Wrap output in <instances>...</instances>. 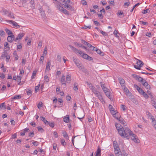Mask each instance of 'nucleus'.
<instances>
[{
    "label": "nucleus",
    "mask_w": 156,
    "mask_h": 156,
    "mask_svg": "<svg viewBox=\"0 0 156 156\" xmlns=\"http://www.w3.org/2000/svg\"><path fill=\"white\" fill-rule=\"evenodd\" d=\"M111 114L113 115H116V113L114 110H110Z\"/></svg>",
    "instance_id": "obj_60"
},
{
    "label": "nucleus",
    "mask_w": 156,
    "mask_h": 156,
    "mask_svg": "<svg viewBox=\"0 0 156 156\" xmlns=\"http://www.w3.org/2000/svg\"><path fill=\"white\" fill-rule=\"evenodd\" d=\"M44 79L45 81L46 82H48L49 81V78L46 75V76H44Z\"/></svg>",
    "instance_id": "obj_39"
},
{
    "label": "nucleus",
    "mask_w": 156,
    "mask_h": 156,
    "mask_svg": "<svg viewBox=\"0 0 156 156\" xmlns=\"http://www.w3.org/2000/svg\"><path fill=\"white\" fill-rule=\"evenodd\" d=\"M134 86L135 87L136 89L139 92V93H140L141 94H142L144 92L141 88H140L137 85H135Z\"/></svg>",
    "instance_id": "obj_15"
},
{
    "label": "nucleus",
    "mask_w": 156,
    "mask_h": 156,
    "mask_svg": "<svg viewBox=\"0 0 156 156\" xmlns=\"http://www.w3.org/2000/svg\"><path fill=\"white\" fill-rule=\"evenodd\" d=\"M118 33V30H115L113 32V34L116 37H119L118 35L117 34Z\"/></svg>",
    "instance_id": "obj_44"
},
{
    "label": "nucleus",
    "mask_w": 156,
    "mask_h": 156,
    "mask_svg": "<svg viewBox=\"0 0 156 156\" xmlns=\"http://www.w3.org/2000/svg\"><path fill=\"white\" fill-rule=\"evenodd\" d=\"M66 99L68 101H69L71 100V98L70 96H68L67 97H66Z\"/></svg>",
    "instance_id": "obj_61"
},
{
    "label": "nucleus",
    "mask_w": 156,
    "mask_h": 156,
    "mask_svg": "<svg viewBox=\"0 0 156 156\" xmlns=\"http://www.w3.org/2000/svg\"><path fill=\"white\" fill-rule=\"evenodd\" d=\"M140 23L141 24L146 25H147L148 24V23L147 22H144V21H140Z\"/></svg>",
    "instance_id": "obj_50"
},
{
    "label": "nucleus",
    "mask_w": 156,
    "mask_h": 156,
    "mask_svg": "<svg viewBox=\"0 0 156 156\" xmlns=\"http://www.w3.org/2000/svg\"><path fill=\"white\" fill-rule=\"evenodd\" d=\"M71 80V77L70 76L67 75L66 76V81L67 82L69 83Z\"/></svg>",
    "instance_id": "obj_34"
},
{
    "label": "nucleus",
    "mask_w": 156,
    "mask_h": 156,
    "mask_svg": "<svg viewBox=\"0 0 156 156\" xmlns=\"http://www.w3.org/2000/svg\"><path fill=\"white\" fill-rule=\"evenodd\" d=\"M62 134L63 136L64 137L66 138L67 137H68L67 134L66 132L65 131H64L63 132H62Z\"/></svg>",
    "instance_id": "obj_49"
},
{
    "label": "nucleus",
    "mask_w": 156,
    "mask_h": 156,
    "mask_svg": "<svg viewBox=\"0 0 156 156\" xmlns=\"http://www.w3.org/2000/svg\"><path fill=\"white\" fill-rule=\"evenodd\" d=\"M105 95H106V96L109 99H111V92L109 91L108 90L105 92Z\"/></svg>",
    "instance_id": "obj_25"
},
{
    "label": "nucleus",
    "mask_w": 156,
    "mask_h": 156,
    "mask_svg": "<svg viewBox=\"0 0 156 156\" xmlns=\"http://www.w3.org/2000/svg\"><path fill=\"white\" fill-rule=\"evenodd\" d=\"M142 95L146 99H147L149 98L148 95L147 94L144 92L142 94Z\"/></svg>",
    "instance_id": "obj_36"
},
{
    "label": "nucleus",
    "mask_w": 156,
    "mask_h": 156,
    "mask_svg": "<svg viewBox=\"0 0 156 156\" xmlns=\"http://www.w3.org/2000/svg\"><path fill=\"white\" fill-rule=\"evenodd\" d=\"M13 55L15 59L17 60L18 59L19 57L18 55H17L16 51H15L14 52Z\"/></svg>",
    "instance_id": "obj_30"
},
{
    "label": "nucleus",
    "mask_w": 156,
    "mask_h": 156,
    "mask_svg": "<svg viewBox=\"0 0 156 156\" xmlns=\"http://www.w3.org/2000/svg\"><path fill=\"white\" fill-rule=\"evenodd\" d=\"M117 14L119 16H120L121 17H123L124 16L123 12L121 11H120L119 12L118 11Z\"/></svg>",
    "instance_id": "obj_32"
},
{
    "label": "nucleus",
    "mask_w": 156,
    "mask_h": 156,
    "mask_svg": "<svg viewBox=\"0 0 156 156\" xmlns=\"http://www.w3.org/2000/svg\"><path fill=\"white\" fill-rule=\"evenodd\" d=\"M0 108H5V105L4 103H2L0 105Z\"/></svg>",
    "instance_id": "obj_45"
},
{
    "label": "nucleus",
    "mask_w": 156,
    "mask_h": 156,
    "mask_svg": "<svg viewBox=\"0 0 156 156\" xmlns=\"http://www.w3.org/2000/svg\"><path fill=\"white\" fill-rule=\"evenodd\" d=\"M61 144L63 146L66 145V144L64 139H62L61 140Z\"/></svg>",
    "instance_id": "obj_46"
},
{
    "label": "nucleus",
    "mask_w": 156,
    "mask_h": 156,
    "mask_svg": "<svg viewBox=\"0 0 156 156\" xmlns=\"http://www.w3.org/2000/svg\"><path fill=\"white\" fill-rule=\"evenodd\" d=\"M113 146L114 150L115 149H120L119 147L118 144L115 141H114L113 142Z\"/></svg>",
    "instance_id": "obj_13"
},
{
    "label": "nucleus",
    "mask_w": 156,
    "mask_h": 156,
    "mask_svg": "<svg viewBox=\"0 0 156 156\" xmlns=\"http://www.w3.org/2000/svg\"><path fill=\"white\" fill-rule=\"evenodd\" d=\"M61 83L62 85H64L65 86H66V83L65 77L64 74L62 75V78L61 80Z\"/></svg>",
    "instance_id": "obj_14"
},
{
    "label": "nucleus",
    "mask_w": 156,
    "mask_h": 156,
    "mask_svg": "<svg viewBox=\"0 0 156 156\" xmlns=\"http://www.w3.org/2000/svg\"><path fill=\"white\" fill-rule=\"evenodd\" d=\"M15 39V36L13 34L9 35L7 37L8 41L10 43H12Z\"/></svg>",
    "instance_id": "obj_9"
},
{
    "label": "nucleus",
    "mask_w": 156,
    "mask_h": 156,
    "mask_svg": "<svg viewBox=\"0 0 156 156\" xmlns=\"http://www.w3.org/2000/svg\"><path fill=\"white\" fill-rule=\"evenodd\" d=\"M117 119L119 120V122L122 124L124 126H126L127 125L126 121L122 118H117Z\"/></svg>",
    "instance_id": "obj_16"
},
{
    "label": "nucleus",
    "mask_w": 156,
    "mask_h": 156,
    "mask_svg": "<svg viewBox=\"0 0 156 156\" xmlns=\"http://www.w3.org/2000/svg\"><path fill=\"white\" fill-rule=\"evenodd\" d=\"M101 149L100 148L98 147L96 151V154L95 156H101Z\"/></svg>",
    "instance_id": "obj_18"
},
{
    "label": "nucleus",
    "mask_w": 156,
    "mask_h": 156,
    "mask_svg": "<svg viewBox=\"0 0 156 156\" xmlns=\"http://www.w3.org/2000/svg\"><path fill=\"white\" fill-rule=\"evenodd\" d=\"M143 85L148 89H150L151 88L150 85L148 84V83L147 81L144 83Z\"/></svg>",
    "instance_id": "obj_24"
},
{
    "label": "nucleus",
    "mask_w": 156,
    "mask_h": 156,
    "mask_svg": "<svg viewBox=\"0 0 156 156\" xmlns=\"http://www.w3.org/2000/svg\"><path fill=\"white\" fill-rule=\"evenodd\" d=\"M114 153L116 156H122L121 154L120 149L114 150Z\"/></svg>",
    "instance_id": "obj_11"
},
{
    "label": "nucleus",
    "mask_w": 156,
    "mask_h": 156,
    "mask_svg": "<svg viewBox=\"0 0 156 156\" xmlns=\"http://www.w3.org/2000/svg\"><path fill=\"white\" fill-rule=\"evenodd\" d=\"M143 65V62L142 61L139 60H137L136 63V65L134 66V68L137 69H140V68L142 67Z\"/></svg>",
    "instance_id": "obj_6"
},
{
    "label": "nucleus",
    "mask_w": 156,
    "mask_h": 156,
    "mask_svg": "<svg viewBox=\"0 0 156 156\" xmlns=\"http://www.w3.org/2000/svg\"><path fill=\"white\" fill-rule=\"evenodd\" d=\"M96 51L97 53L100 55H103V53L101 52V50L99 49H97V50H96Z\"/></svg>",
    "instance_id": "obj_43"
},
{
    "label": "nucleus",
    "mask_w": 156,
    "mask_h": 156,
    "mask_svg": "<svg viewBox=\"0 0 156 156\" xmlns=\"http://www.w3.org/2000/svg\"><path fill=\"white\" fill-rule=\"evenodd\" d=\"M121 109L123 111H125L126 110V106L124 105H122L121 106Z\"/></svg>",
    "instance_id": "obj_56"
},
{
    "label": "nucleus",
    "mask_w": 156,
    "mask_h": 156,
    "mask_svg": "<svg viewBox=\"0 0 156 156\" xmlns=\"http://www.w3.org/2000/svg\"><path fill=\"white\" fill-rule=\"evenodd\" d=\"M73 89L75 90H78L77 85L76 84H74Z\"/></svg>",
    "instance_id": "obj_52"
},
{
    "label": "nucleus",
    "mask_w": 156,
    "mask_h": 156,
    "mask_svg": "<svg viewBox=\"0 0 156 156\" xmlns=\"http://www.w3.org/2000/svg\"><path fill=\"white\" fill-rule=\"evenodd\" d=\"M115 127L118 131L119 134L122 137L124 136H127V135L126 134H124L126 132H128L129 131H129V129L128 128L126 127L124 129L121 125L119 124H116Z\"/></svg>",
    "instance_id": "obj_2"
},
{
    "label": "nucleus",
    "mask_w": 156,
    "mask_h": 156,
    "mask_svg": "<svg viewBox=\"0 0 156 156\" xmlns=\"http://www.w3.org/2000/svg\"><path fill=\"white\" fill-rule=\"evenodd\" d=\"M153 106L156 109V101H153Z\"/></svg>",
    "instance_id": "obj_64"
},
{
    "label": "nucleus",
    "mask_w": 156,
    "mask_h": 156,
    "mask_svg": "<svg viewBox=\"0 0 156 156\" xmlns=\"http://www.w3.org/2000/svg\"><path fill=\"white\" fill-rule=\"evenodd\" d=\"M150 12V11L148 9H147L145 10H143L142 11V13L143 14H146L148 12Z\"/></svg>",
    "instance_id": "obj_47"
},
{
    "label": "nucleus",
    "mask_w": 156,
    "mask_h": 156,
    "mask_svg": "<svg viewBox=\"0 0 156 156\" xmlns=\"http://www.w3.org/2000/svg\"><path fill=\"white\" fill-rule=\"evenodd\" d=\"M10 56L9 55H6V61L7 62H8L9 59L10 58Z\"/></svg>",
    "instance_id": "obj_48"
},
{
    "label": "nucleus",
    "mask_w": 156,
    "mask_h": 156,
    "mask_svg": "<svg viewBox=\"0 0 156 156\" xmlns=\"http://www.w3.org/2000/svg\"><path fill=\"white\" fill-rule=\"evenodd\" d=\"M129 131L128 132H126L124 134H126L127 135V136H122V137L126 138L127 139H129V136L131 137V139L135 142L139 143V140L136 138V136L135 134L133 133V132L129 129Z\"/></svg>",
    "instance_id": "obj_3"
},
{
    "label": "nucleus",
    "mask_w": 156,
    "mask_h": 156,
    "mask_svg": "<svg viewBox=\"0 0 156 156\" xmlns=\"http://www.w3.org/2000/svg\"><path fill=\"white\" fill-rule=\"evenodd\" d=\"M44 58V56H41L40 58V60L39 61L40 63H42Z\"/></svg>",
    "instance_id": "obj_37"
},
{
    "label": "nucleus",
    "mask_w": 156,
    "mask_h": 156,
    "mask_svg": "<svg viewBox=\"0 0 156 156\" xmlns=\"http://www.w3.org/2000/svg\"><path fill=\"white\" fill-rule=\"evenodd\" d=\"M24 35L25 34L23 33L19 34L18 35L17 37L14 40V41L15 42H16L17 40L21 39Z\"/></svg>",
    "instance_id": "obj_10"
},
{
    "label": "nucleus",
    "mask_w": 156,
    "mask_h": 156,
    "mask_svg": "<svg viewBox=\"0 0 156 156\" xmlns=\"http://www.w3.org/2000/svg\"><path fill=\"white\" fill-rule=\"evenodd\" d=\"M53 135L55 137H58V134L57 132L56 131H54L53 133Z\"/></svg>",
    "instance_id": "obj_62"
},
{
    "label": "nucleus",
    "mask_w": 156,
    "mask_h": 156,
    "mask_svg": "<svg viewBox=\"0 0 156 156\" xmlns=\"http://www.w3.org/2000/svg\"><path fill=\"white\" fill-rule=\"evenodd\" d=\"M73 59L74 62H75L78 67L80 70H82L83 67L81 66L79 61L74 57H73Z\"/></svg>",
    "instance_id": "obj_7"
},
{
    "label": "nucleus",
    "mask_w": 156,
    "mask_h": 156,
    "mask_svg": "<svg viewBox=\"0 0 156 156\" xmlns=\"http://www.w3.org/2000/svg\"><path fill=\"white\" fill-rule=\"evenodd\" d=\"M69 47L75 53L77 54L80 55L81 57L84 59H87L89 61L92 60V58L91 57L89 56L87 54L84 53L83 51L78 50L76 48L71 45H69Z\"/></svg>",
    "instance_id": "obj_1"
},
{
    "label": "nucleus",
    "mask_w": 156,
    "mask_h": 156,
    "mask_svg": "<svg viewBox=\"0 0 156 156\" xmlns=\"http://www.w3.org/2000/svg\"><path fill=\"white\" fill-rule=\"evenodd\" d=\"M26 62V60L25 58H23L22 59V62H21L22 65L23 66L25 64Z\"/></svg>",
    "instance_id": "obj_51"
},
{
    "label": "nucleus",
    "mask_w": 156,
    "mask_h": 156,
    "mask_svg": "<svg viewBox=\"0 0 156 156\" xmlns=\"http://www.w3.org/2000/svg\"><path fill=\"white\" fill-rule=\"evenodd\" d=\"M48 125H49L51 127L53 128L54 126L55 123L54 122H49Z\"/></svg>",
    "instance_id": "obj_41"
},
{
    "label": "nucleus",
    "mask_w": 156,
    "mask_h": 156,
    "mask_svg": "<svg viewBox=\"0 0 156 156\" xmlns=\"http://www.w3.org/2000/svg\"><path fill=\"white\" fill-rule=\"evenodd\" d=\"M98 98L103 104H104L105 103V102L101 94L99 96Z\"/></svg>",
    "instance_id": "obj_29"
},
{
    "label": "nucleus",
    "mask_w": 156,
    "mask_h": 156,
    "mask_svg": "<svg viewBox=\"0 0 156 156\" xmlns=\"http://www.w3.org/2000/svg\"><path fill=\"white\" fill-rule=\"evenodd\" d=\"M59 11L63 12L65 14H69V13L68 11L66 9H64L63 7L62 8V9Z\"/></svg>",
    "instance_id": "obj_19"
},
{
    "label": "nucleus",
    "mask_w": 156,
    "mask_h": 156,
    "mask_svg": "<svg viewBox=\"0 0 156 156\" xmlns=\"http://www.w3.org/2000/svg\"><path fill=\"white\" fill-rule=\"evenodd\" d=\"M4 48L5 49L8 48V50L10 49V48L9 46L8 43V42H5L4 44Z\"/></svg>",
    "instance_id": "obj_31"
},
{
    "label": "nucleus",
    "mask_w": 156,
    "mask_h": 156,
    "mask_svg": "<svg viewBox=\"0 0 156 156\" xmlns=\"http://www.w3.org/2000/svg\"><path fill=\"white\" fill-rule=\"evenodd\" d=\"M55 5V7L59 11L62 9L63 7V4H62L60 1H58L56 2H54Z\"/></svg>",
    "instance_id": "obj_5"
},
{
    "label": "nucleus",
    "mask_w": 156,
    "mask_h": 156,
    "mask_svg": "<svg viewBox=\"0 0 156 156\" xmlns=\"http://www.w3.org/2000/svg\"><path fill=\"white\" fill-rule=\"evenodd\" d=\"M5 35V32L2 30H0V35L2 36Z\"/></svg>",
    "instance_id": "obj_58"
},
{
    "label": "nucleus",
    "mask_w": 156,
    "mask_h": 156,
    "mask_svg": "<svg viewBox=\"0 0 156 156\" xmlns=\"http://www.w3.org/2000/svg\"><path fill=\"white\" fill-rule=\"evenodd\" d=\"M124 91L126 95L128 96H131V93L127 88L126 89V90H124Z\"/></svg>",
    "instance_id": "obj_26"
},
{
    "label": "nucleus",
    "mask_w": 156,
    "mask_h": 156,
    "mask_svg": "<svg viewBox=\"0 0 156 156\" xmlns=\"http://www.w3.org/2000/svg\"><path fill=\"white\" fill-rule=\"evenodd\" d=\"M100 33L103 35L104 36H106L107 35V34L105 32L103 31L102 30H100Z\"/></svg>",
    "instance_id": "obj_63"
},
{
    "label": "nucleus",
    "mask_w": 156,
    "mask_h": 156,
    "mask_svg": "<svg viewBox=\"0 0 156 156\" xmlns=\"http://www.w3.org/2000/svg\"><path fill=\"white\" fill-rule=\"evenodd\" d=\"M87 85L88 86L89 88L90 89L92 90L93 89L95 88V87L91 83L87 82Z\"/></svg>",
    "instance_id": "obj_22"
},
{
    "label": "nucleus",
    "mask_w": 156,
    "mask_h": 156,
    "mask_svg": "<svg viewBox=\"0 0 156 156\" xmlns=\"http://www.w3.org/2000/svg\"><path fill=\"white\" fill-rule=\"evenodd\" d=\"M149 116L150 117V119L152 120L151 122H154L156 121L154 117L153 116H152L151 115H149Z\"/></svg>",
    "instance_id": "obj_53"
},
{
    "label": "nucleus",
    "mask_w": 156,
    "mask_h": 156,
    "mask_svg": "<svg viewBox=\"0 0 156 156\" xmlns=\"http://www.w3.org/2000/svg\"><path fill=\"white\" fill-rule=\"evenodd\" d=\"M51 64L50 61H48L47 62L46 65V66L45 69L46 71H48L50 70Z\"/></svg>",
    "instance_id": "obj_17"
},
{
    "label": "nucleus",
    "mask_w": 156,
    "mask_h": 156,
    "mask_svg": "<svg viewBox=\"0 0 156 156\" xmlns=\"http://www.w3.org/2000/svg\"><path fill=\"white\" fill-rule=\"evenodd\" d=\"M21 78L22 77L20 76H17V82L19 83L18 84H20V83L21 82Z\"/></svg>",
    "instance_id": "obj_33"
},
{
    "label": "nucleus",
    "mask_w": 156,
    "mask_h": 156,
    "mask_svg": "<svg viewBox=\"0 0 156 156\" xmlns=\"http://www.w3.org/2000/svg\"><path fill=\"white\" fill-rule=\"evenodd\" d=\"M63 2H64V4H63L64 7L68 10H73V7L69 4L70 3H72L71 1L70 0H64Z\"/></svg>",
    "instance_id": "obj_4"
},
{
    "label": "nucleus",
    "mask_w": 156,
    "mask_h": 156,
    "mask_svg": "<svg viewBox=\"0 0 156 156\" xmlns=\"http://www.w3.org/2000/svg\"><path fill=\"white\" fill-rule=\"evenodd\" d=\"M7 16L11 18L14 19L15 18L14 14L11 12L8 13Z\"/></svg>",
    "instance_id": "obj_23"
},
{
    "label": "nucleus",
    "mask_w": 156,
    "mask_h": 156,
    "mask_svg": "<svg viewBox=\"0 0 156 156\" xmlns=\"http://www.w3.org/2000/svg\"><path fill=\"white\" fill-rule=\"evenodd\" d=\"M92 91L98 97L101 94L100 92L98 91L95 88L93 89Z\"/></svg>",
    "instance_id": "obj_12"
},
{
    "label": "nucleus",
    "mask_w": 156,
    "mask_h": 156,
    "mask_svg": "<svg viewBox=\"0 0 156 156\" xmlns=\"http://www.w3.org/2000/svg\"><path fill=\"white\" fill-rule=\"evenodd\" d=\"M1 12L3 14L6 15L8 13L7 10L4 8H2L1 11Z\"/></svg>",
    "instance_id": "obj_27"
},
{
    "label": "nucleus",
    "mask_w": 156,
    "mask_h": 156,
    "mask_svg": "<svg viewBox=\"0 0 156 156\" xmlns=\"http://www.w3.org/2000/svg\"><path fill=\"white\" fill-rule=\"evenodd\" d=\"M21 98V96L20 95H16L12 98V99H18L20 98Z\"/></svg>",
    "instance_id": "obj_35"
},
{
    "label": "nucleus",
    "mask_w": 156,
    "mask_h": 156,
    "mask_svg": "<svg viewBox=\"0 0 156 156\" xmlns=\"http://www.w3.org/2000/svg\"><path fill=\"white\" fill-rule=\"evenodd\" d=\"M136 79H137L138 81L139 82H141L143 81V79L141 77L139 76H136Z\"/></svg>",
    "instance_id": "obj_38"
},
{
    "label": "nucleus",
    "mask_w": 156,
    "mask_h": 156,
    "mask_svg": "<svg viewBox=\"0 0 156 156\" xmlns=\"http://www.w3.org/2000/svg\"><path fill=\"white\" fill-rule=\"evenodd\" d=\"M37 128L38 129V131L41 133H42L44 131V130L41 127H37Z\"/></svg>",
    "instance_id": "obj_42"
},
{
    "label": "nucleus",
    "mask_w": 156,
    "mask_h": 156,
    "mask_svg": "<svg viewBox=\"0 0 156 156\" xmlns=\"http://www.w3.org/2000/svg\"><path fill=\"white\" fill-rule=\"evenodd\" d=\"M101 86L102 88V89H103L104 88H105V87H106L105 86V84L104 83H103L102 82H101L100 83Z\"/></svg>",
    "instance_id": "obj_59"
},
{
    "label": "nucleus",
    "mask_w": 156,
    "mask_h": 156,
    "mask_svg": "<svg viewBox=\"0 0 156 156\" xmlns=\"http://www.w3.org/2000/svg\"><path fill=\"white\" fill-rule=\"evenodd\" d=\"M63 121L66 123L69 122V119L68 115H66V116L63 119Z\"/></svg>",
    "instance_id": "obj_21"
},
{
    "label": "nucleus",
    "mask_w": 156,
    "mask_h": 156,
    "mask_svg": "<svg viewBox=\"0 0 156 156\" xmlns=\"http://www.w3.org/2000/svg\"><path fill=\"white\" fill-rule=\"evenodd\" d=\"M32 144L35 146H37L38 145V142L36 141H35L34 140L32 141Z\"/></svg>",
    "instance_id": "obj_40"
},
{
    "label": "nucleus",
    "mask_w": 156,
    "mask_h": 156,
    "mask_svg": "<svg viewBox=\"0 0 156 156\" xmlns=\"http://www.w3.org/2000/svg\"><path fill=\"white\" fill-rule=\"evenodd\" d=\"M7 22L10 24H12V25L15 28H18L20 26L18 24V23L12 20H7Z\"/></svg>",
    "instance_id": "obj_8"
},
{
    "label": "nucleus",
    "mask_w": 156,
    "mask_h": 156,
    "mask_svg": "<svg viewBox=\"0 0 156 156\" xmlns=\"http://www.w3.org/2000/svg\"><path fill=\"white\" fill-rule=\"evenodd\" d=\"M42 102H40L37 105V107L38 108L40 109L42 106Z\"/></svg>",
    "instance_id": "obj_54"
},
{
    "label": "nucleus",
    "mask_w": 156,
    "mask_h": 156,
    "mask_svg": "<svg viewBox=\"0 0 156 156\" xmlns=\"http://www.w3.org/2000/svg\"><path fill=\"white\" fill-rule=\"evenodd\" d=\"M119 82L121 84V86L124 85L125 83V81L124 79L122 78H119L118 79Z\"/></svg>",
    "instance_id": "obj_20"
},
{
    "label": "nucleus",
    "mask_w": 156,
    "mask_h": 156,
    "mask_svg": "<svg viewBox=\"0 0 156 156\" xmlns=\"http://www.w3.org/2000/svg\"><path fill=\"white\" fill-rule=\"evenodd\" d=\"M22 46L21 44L18 45L17 46V50H21L22 48Z\"/></svg>",
    "instance_id": "obj_57"
},
{
    "label": "nucleus",
    "mask_w": 156,
    "mask_h": 156,
    "mask_svg": "<svg viewBox=\"0 0 156 156\" xmlns=\"http://www.w3.org/2000/svg\"><path fill=\"white\" fill-rule=\"evenodd\" d=\"M57 61L58 62H61V58L60 56V55H58L57 56Z\"/></svg>",
    "instance_id": "obj_55"
},
{
    "label": "nucleus",
    "mask_w": 156,
    "mask_h": 156,
    "mask_svg": "<svg viewBox=\"0 0 156 156\" xmlns=\"http://www.w3.org/2000/svg\"><path fill=\"white\" fill-rule=\"evenodd\" d=\"M5 31L9 35H10L13 34L12 32L7 28H6L5 29Z\"/></svg>",
    "instance_id": "obj_28"
}]
</instances>
